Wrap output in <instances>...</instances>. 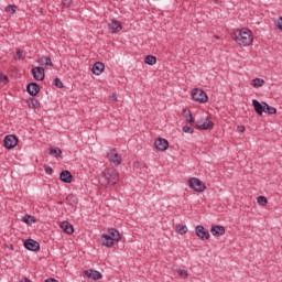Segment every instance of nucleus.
I'll use <instances>...</instances> for the list:
<instances>
[{
	"instance_id": "1",
	"label": "nucleus",
	"mask_w": 282,
	"mask_h": 282,
	"mask_svg": "<svg viewBox=\"0 0 282 282\" xmlns=\"http://www.w3.org/2000/svg\"><path fill=\"white\" fill-rule=\"evenodd\" d=\"M232 40L240 47H250L254 41V35H252V31L248 28L236 29L232 33Z\"/></svg>"
},
{
	"instance_id": "2",
	"label": "nucleus",
	"mask_w": 282,
	"mask_h": 282,
	"mask_svg": "<svg viewBox=\"0 0 282 282\" xmlns=\"http://www.w3.org/2000/svg\"><path fill=\"white\" fill-rule=\"evenodd\" d=\"M120 182V174L118 173V170L113 167L105 169L101 178L100 184L105 188H109V186H116L117 183Z\"/></svg>"
},
{
	"instance_id": "3",
	"label": "nucleus",
	"mask_w": 282,
	"mask_h": 282,
	"mask_svg": "<svg viewBox=\"0 0 282 282\" xmlns=\"http://www.w3.org/2000/svg\"><path fill=\"white\" fill-rule=\"evenodd\" d=\"M188 186L193 188V191H196V193H204L206 191V184L197 177L189 178Z\"/></svg>"
},
{
	"instance_id": "4",
	"label": "nucleus",
	"mask_w": 282,
	"mask_h": 282,
	"mask_svg": "<svg viewBox=\"0 0 282 282\" xmlns=\"http://www.w3.org/2000/svg\"><path fill=\"white\" fill-rule=\"evenodd\" d=\"M107 158L113 166H120L122 164V156H120L118 150L113 148L108 151Z\"/></svg>"
},
{
	"instance_id": "5",
	"label": "nucleus",
	"mask_w": 282,
	"mask_h": 282,
	"mask_svg": "<svg viewBox=\"0 0 282 282\" xmlns=\"http://www.w3.org/2000/svg\"><path fill=\"white\" fill-rule=\"evenodd\" d=\"M192 98L193 100H195L196 102H208V95L206 94V91L196 88L192 91Z\"/></svg>"
},
{
	"instance_id": "6",
	"label": "nucleus",
	"mask_w": 282,
	"mask_h": 282,
	"mask_svg": "<svg viewBox=\"0 0 282 282\" xmlns=\"http://www.w3.org/2000/svg\"><path fill=\"white\" fill-rule=\"evenodd\" d=\"M196 127L199 129V131H208L215 127V123H213V121H210V119L207 117L206 119H200L197 121Z\"/></svg>"
},
{
	"instance_id": "7",
	"label": "nucleus",
	"mask_w": 282,
	"mask_h": 282,
	"mask_svg": "<svg viewBox=\"0 0 282 282\" xmlns=\"http://www.w3.org/2000/svg\"><path fill=\"white\" fill-rule=\"evenodd\" d=\"M195 232L196 237L198 239H202V241H207L208 239H210V232H208V230H206V228H204V226L202 225L195 227Z\"/></svg>"
},
{
	"instance_id": "8",
	"label": "nucleus",
	"mask_w": 282,
	"mask_h": 282,
	"mask_svg": "<svg viewBox=\"0 0 282 282\" xmlns=\"http://www.w3.org/2000/svg\"><path fill=\"white\" fill-rule=\"evenodd\" d=\"M31 74L35 80H45V68L41 66L33 67Z\"/></svg>"
},
{
	"instance_id": "9",
	"label": "nucleus",
	"mask_w": 282,
	"mask_h": 282,
	"mask_svg": "<svg viewBox=\"0 0 282 282\" xmlns=\"http://www.w3.org/2000/svg\"><path fill=\"white\" fill-rule=\"evenodd\" d=\"M19 144V139H17V135L14 134H8L4 138V147L6 149H14Z\"/></svg>"
},
{
	"instance_id": "10",
	"label": "nucleus",
	"mask_w": 282,
	"mask_h": 282,
	"mask_svg": "<svg viewBox=\"0 0 282 282\" xmlns=\"http://www.w3.org/2000/svg\"><path fill=\"white\" fill-rule=\"evenodd\" d=\"M84 274L87 279H91V281H100V279H102V273L93 269L85 270Z\"/></svg>"
},
{
	"instance_id": "11",
	"label": "nucleus",
	"mask_w": 282,
	"mask_h": 282,
	"mask_svg": "<svg viewBox=\"0 0 282 282\" xmlns=\"http://www.w3.org/2000/svg\"><path fill=\"white\" fill-rule=\"evenodd\" d=\"M24 248H26V250H31L32 252H36V250H40L41 245L34 239H26L24 241Z\"/></svg>"
},
{
	"instance_id": "12",
	"label": "nucleus",
	"mask_w": 282,
	"mask_h": 282,
	"mask_svg": "<svg viewBox=\"0 0 282 282\" xmlns=\"http://www.w3.org/2000/svg\"><path fill=\"white\" fill-rule=\"evenodd\" d=\"M108 30H109L110 34H118V32H120L122 30V24L118 20H112L108 24Z\"/></svg>"
},
{
	"instance_id": "13",
	"label": "nucleus",
	"mask_w": 282,
	"mask_h": 282,
	"mask_svg": "<svg viewBox=\"0 0 282 282\" xmlns=\"http://www.w3.org/2000/svg\"><path fill=\"white\" fill-rule=\"evenodd\" d=\"M253 109L258 116H263V112L265 111V102H259V100L253 99L252 100Z\"/></svg>"
},
{
	"instance_id": "14",
	"label": "nucleus",
	"mask_w": 282,
	"mask_h": 282,
	"mask_svg": "<svg viewBox=\"0 0 282 282\" xmlns=\"http://www.w3.org/2000/svg\"><path fill=\"white\" fill-rule=\"evenodd\" d=\"M116 240H113L110 235L104 234L101 236V246H105L106 248H112Z\"/></svg>"
},
{
	"instance_id": "15",
	"label": "nucleus",
	"mask_w": 282,
	"mask_h": 282,
	"mask_svg": "<svg viewBox=\"0 0 282 282\" xmlns=\"http://www.w3.org/2000/svg\"><path fill=\"white\" fill-rule=\"evenodd\" d=\"M26 91L30 96H36L41 91V87L36 83H30L26 86Z\"/></svg>"
},
{
	"instance_id": "16",
	"label": "nucleus",
	"mask_w": 282,
	"mask_h": 282,
	"mask_svg": "<svg viewBox=\"0 0 282 282\" xmlns=\"http://www.w3.org/2000/svg\"><path fill=\"white\" fill-rule=\"evenodd\" d=\"M210 232L214 237H221L224 235H226V228H224V226H212Z\"/></svg>"
},
{
	"instance_id": "17",
	"label": "nucleus",
	"mask_w": 282,
	"mask_h": 282,
	"mask_svg": "<svg viewBox=\"0 0 282 282\" xmlns=\"http://www.w3.org/2000/svg\"><path fill=\"white\" fill-rule=\"evenodd\" d=\"M158 151H166V149H169V141L166 139L163 138H159L155 142H154Z\"/></svg>"
},
{
	"instance_id": "18",
	"label": "nucleus",
	"mask_w": 282,
	"mask_h": 282,
	"mask_svg": "<svg viewBox=\"0 0 282 282\" xmlns=\"http://www.w3.org/2000/svg\"><path fill=\"white\" fill-rule=\"evenodd\" d=\"M91 72H93V74H95V76H100L102 74V72H105V64L101 62H96L93 65Z\"/></svg>"
},
{
	"instance_id": "19",
	"label": "nucleus",
	"mask_w": 282,
	"mask_h": 282,
	"mask_svg": "<svg viewBox=\"0 0 282 282\" xmlns=\"http://www.w3.org/2000/svg\"><path fill=\"white\" fill-rule=\"evenodd\" d=\"M72 172L69 171H62L59 174L61 182H64V184H72Z\"/></svg>"
},
{
	"instance_id": "20",
	"label": "nucleus",
	"mask_w": 282,
	"mask_h": 282,
	"mask_svg": "<svg viewBox=\"0 0 282 282\" xmlns=\"http://www.w3.org/2000/svg\"><path fill=\"white\" fill-rule=\"evenodd\" d=\"M59 228H62L66 235H74V226L69 224V221L61 223Z\"/></svg>"
},
{
	"instance_id": "21",
	"label": "nucleus",
	"mask_w": 282,
	"mask_h": 282,
	"mask_svg": "<svg viewBox=\"0 0 282 282\" xmlns=\"http://www.w3.org/2000/svg\"><path fill=\"white\" fill-rule=\"evenodd\" d=\"M108 235L111 237V239H113V241H116L118 243V241H120L122 239V236L120 235V231H118V229L116 228H111L108 230Z\"/></svg>"
},
{
	"instance_id": "22",
	"label": "nucleus",
	"mask_w": 282,
	"mask_h": 282,
	"mask_svg": "<svg viewBox=\"0 0 282 282\" xmlns=\"http://www.w3.org/2000/svg\"><path fill=\"white\" fill-rule=\"evenodd\" d=\"M263 113H269V116H274V113H276V108H274V107L268 105V102H265Z\"/></svg>"
},
{
	"instance_id": "23",
	"label": "nucleus",
	"mask_w": 282,
	"mask_h": 282,
	"mask_svg": "<svg viewBox=\"0 0 282 282\" xmlns=\"http://www.w3.org/2000/svg\"><path fill=\"white\" fill-rule=\"evenodd\" d=\"M37 63H40V65H45L46 67H47V66L52 67V65H54V64L52 63V58H50V57H41V58L37 61Z\"/></svg>"
},
{
	"instance_id": "24",
	"label": "nucleus",
	"mask_w": 282,
	"mask_h": 282,
	"mask_svg": "<svg viewBox=\"0 0 282 282\" xmlns=\"http://www.w3.org/2000/svg\"><path fill=\"white\" fill-rule=\"evenodd\" d=\"M22 221H24V224H28L29 226H32V224H36V218H34V216L25 215L22 218Z\"/></svg>"
},
{
	"instance_id": "25",
	"label": "nucleus",
	"mask_w": 282,
	"mask_h": 282,
	"mask_svg": "<svg viewBox=\"0 0 282 282\" xmlns=\"http://www.w3.org/2000/svg\"><path fill=\"white\" fill-rule=\"evenodd\" d=\"M144 63L147 65H155V63H158V58L155 56H153V55H148L144 58Z\"/></svg>"
},
{
	"instance_id": "26",
	"label": "nucleus",
	"mask_w": 282,
	"mask_h": 282,
	"mask_svg": "<svg viewBox=\"0 0 282 282\" xmlns=\"http://www.w3.org/2000/svg\"><path fill=\"white\" fill-rule=\"evenodd\" d=\"M264 85H265V80L261 78H254L252 80V87H254L256 89H258V87H263Z\"/></svg>"
},
{
	"instance_id": "27",
	"label": "nucleus",
	"mask_w": 282,
	"mask_h": 282,
	"mask_svg": "<svg viewBox=\"0 0 282 282\" xmlns=\"http://www.w3.org/2000/svg\"><path fill=\"white\" fill-rule=\"evenodd\" d=\"M50 155H54V158H61V155H63V151L58 148H51Z\"/></svg>"
},
{
	"instance_id": "28",
	"label": "nucleus",
	"mask_w": 282,
	"mask_h": 282,
	"mask_svg": "<svg viewBox=\"0 0 282 282\" xmlns=\"http://www.w3.org/2000/svg\"><path fill=\"white\" fill-rule=\"evenodd\" d=\"M257 203L259 206H268V198L265 196H258Z\"/></svg>"
},
{
	"instance_id": "29",
	"label": "nucleus",
	"mask_w": 282,
	"mask_h": 282,
	"mask_svg": "<svg viewBox=\"0 0 282 282\" xmlns=\"http://www.w3.org/2000/svg\"><path fill=\"white\" fill-rule=\"evenodd\" d=\"M177 232L178 235H186V232H188V227H186V225H178Z\"/></svg>"
},
{
	"instance_id": "30",
	"label": "nucleus",
	"mask_w": 282,
	"mask_h": 282,
	"mask_svg": "<svg viewBox=\"0 0 282 282\" xmlns=\"http://www.w3.org/2000/svg\"><path fill=\"white\" fill-rule=\"evenodd\" d=\"M176 272L177 274H180V276H184V279H188V271L184 269H177Z\"/></svg>"
},
{
	"instance_id": "31",
	"label": "nucleus",
	"mask_w": 282,
	"mask_h": 282,
	"mask_svg": "<svg viewBox=\"0 0 282 282\" xmlns=\"http://www.w3.org/2000/svg\"><path fill=\"white\" fill-rule=\"evenodd\" d=\"M0 80L4 85H8L10 83V78H8V75H3V73H0Z\"/></svg>"
},
{
	"instance_id": "32",
	"label": "nucleus",
	"mask_w": 282,
	"mask_h": 282,
	"mask_svg": "<svg viewBox=\"0 0 282 282\" xmlns=\"http://www.w3.org/2000/svg\"><path fill=\"white\" fill-rule=\"evenodd\" d=\"M53 85H55V87H58V89H63V82H61V78L56 77L53 82Z\"/></svg>"
},
{
	"instance_id": "33",
	"label": "nucleus",
	"mask_w": 282,
	"mask_h": 282,
	"mask_svg": "<svg viewBox=\"0 0 282 282\" xmlns=\"http://www.w3.org/2000/svg\"><path fill=\"white\" fill-rule=\"evenodd\" d=\"M44 171L46 175H52L54 173V169H52L50 165H44Z\"/></svg>"
},
{
	"instance_id": "34",
	"label": "nucleus",
	"mask_w": 282,
	"mask_h": 282,
	"mask_svg": "<svg viewBox=\"0 0 282 282\" xmlns=\"http://www.w3.org/2000/svg\"><path fill=\"white\" fill-rule=\"evenodd\" d=\"M110 102H118V95L115 93L109 96Z\"/></svg>"
},
{
	"instance_id": "35",
	"label": "nucleus",
	"mask_w": 282,
	"mask_h": 282,
	"mask_svg": "<svg viewBox=\"0 0 282 282\" xmlns=\"http://www.w3.org/2000/svg\"><path fill=\"white\" fill-rule=\"evenodd\" d=\"M183 131H184V133H193L194 132L193 128H191L188 126H184Z\"/></svg>"
},
{
	"instance_id": "36",
	"label": "nucleus",
	"mask_w": 282,
	"mask_h": 282,
	"mask_svg": "<svg viewBox=\"0 0 282 282\" xmlns=\"http://www.w3.org/2000/svg\"><path fill=\"white\" fill-rule=\"evenodd\" d=\"M73 1L72 0H63V6L64 8H70L72 7Z\"/></svg>"
},
{
	"instance_id": "37",
	"label": "nucleus",
	"mask_w": 282,
	"mask_h": 282,
	"mask_svg": "<svg viewBox=\"0 0 282 282\" xmlns=\"http://www.w3.org/2000/svg\"><path fill=\"white\" fill-rule=\"evenodd\" d=\"M15 54H17L19 61H23V51H21V50L18 48L17 52H15Z\"/></svg>"
},
{
	"instance_id": "38",
	"label": "nucleus",
	"mask_w": 282,
	"mask_h": 282,
	"mask_svg": "<svg viewBox=\"0 0 282 282\" xmlns=\"http://www.w3.org/2000/svg\"><path fill=\"white\" fill-rule=\"evenodd\" d=\"M278 30L282 32V17L278 19Z\"/></svg>"
},
{
	"instance_id": "39",
	"label": "nucleus",
	"mask_w": 282,
	"mask_h": 282,
	"mask_svg": "<svg viewBox=\"0 0 282 282\" xmlns=\"http://www.w3.org/2000/svg\"><path fill=\"white\" fill-rule=\"evenodd\" d=\"M72 199H73V202H76V197H74V195L67 196V202L72 200Z\"/></svg>"
},
{
	"instance_id": "40",
	"label": "nucleus",
	"mask_w": 282,
	"mask_h": 282,
	"mask_svg": "<svg viewBox=\"0 0 282 282\" xmlns=\"http://www.w3.org/2000/svg\"><path fill=\"white\" fill-rule=\"evenodd\" d=\"M187 122H195V120L193 119V115H189V117L187 118Z\"/></svg>"
},
{
	"instance_id": "41",
	"label": "nucleus",
	"mask_w": 282,
	"mask_h": 282,
	"mask_svg": "<svg viewBox=\"0 0 282 282\" xmlns=\"http://www.w3.org/2000/svg\"><path fill=\"white\" fill-rule=\"evenodd\" d=\"M240 131H241V133H243V131H246V127L241 126Z\"/></svg>"
},
{
	"instance_id": "42",
	"label": "nucleus",
	"mask_w": 282,
	"mask_h": 282,
	"mask_svg": "<svg viewBox=\"0 0 282 282\" xmlns=\"http://www.w3.org/2000/svg\"><path fill=\"white\" fill-rule=\"evenodd\" d=\"M215 39L219 40V35H215Z\"/></svg>"
},
{
	"instance_id": "43",
	"label": "nucleus",
	"mask_w": 282,
	"mask_h": 282,
	"mask_svg": "<svg viewBox=\"0 0 282 282\" xmlns=\"http://www.w3.org/2000/svg\"><path fill=\"white\" fill-rule=\"evenodd\" d=\"M33 102H35L36 105L39 104V101H37V100H33Z\"/></svg>"
}]
</instances>
